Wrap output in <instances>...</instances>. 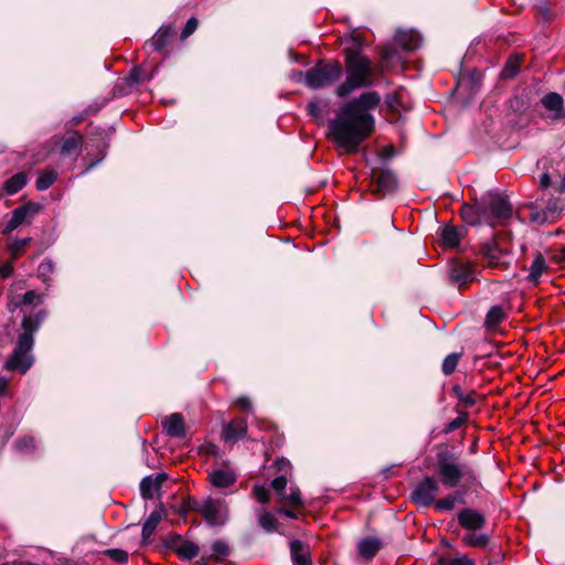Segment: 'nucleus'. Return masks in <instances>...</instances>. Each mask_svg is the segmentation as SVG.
Instances as JSON below:
<instances>
[{
	"label": "nucleus",
	"instance_id": "1",
	"mask_svg": "<svg viewBox=\"0 0 565 565\" xmlns=\"http://www.w3.org/2000/svg\"><path fill=\"white\" fill-rule=\"evenodd\" d=\"M380 103L377 92H365L339 110L329 122V134L338 147L348 153L358 150L374 129V117L369 110L376 108Z\"/></svg>",
	"mask_w": 565,
	"mask_h": 565
},
{
	"label": "nucleus",
	"instance_id": "2",
	"mask_svg": "<svg viewBox=\"0 0 565 565\" xmlns=\"http://www.w3.org/2000/svg\"><path fill=\"white\" fill-rule=\"evenodd\" d=\"M352 41L354 47L344 50L345 79L334 89L339 98H345L359 88L371 87L375 81L372 61L360 52L364 41L359 35L352 36Z\"/></svg>",
	"mask_w": 565,
	"mask_h": 565
},
{
	"label": "nucleus",
	"instance_id": "3",
	"mask_svg": "<svg viewBox=\"0 0 565 565\" xmlns=\"http://www.w3.org/2000/svg\"><path fill=\"white\" fill-rule=\"evenodd\" d=\"M42 317L28 316L22 321L23 332L19 335L18 343L14 348L12 355L6 362L4 367L9 371L18 370L25 373L33 363L31 350L34 344V333L40 327Z\"/></svg>",
	"mask_w": 565,
	"mask_h": 565
},
{
	"label": "nucleus",
	"instance_id": "4",
	"mask_svg": "<svg viewBox=\"0 0 565 565\" xmlns=\"http://www.w3.org/2000/svg\"><path fill=\"white\" fill-rule=\"evenodd\" d=\"M480 218H484L490 225L501 224L512 216V205L508 198L499 193H489L478 205Z\"/></svg>",
	"mask_w": 565,
	"mask_h": 565
},
{
	"label": "nucleus",
	"instance_id": "5",
	"mask_svg": "<svg viewBox=\"0 0 565 565\" xmlns=\"http://www.w3.org/2000/svg\"><path fill=\"white\" fill-rule=\"evenodd\" d=\"M437 473L447 488L458 487L465 476L475 479L473 471L469 467L460 465L454 455L447 452L437 455Z\"/></svg>",
	"mask_w": 565,
	"mask_h": 565
},
{
	"label": "nucleus",
	"instance_id": "6",
	"mask_svg": "<svg viewBox=\"0 0 565 565\" xmlns=\"http://www.w3.org/2000/svg\"><path fill=\"white\" fill-rule=\"evenodd\" d=\"M189 507L199 512L210 525H223L228 518V509L224 499L191 500Z\"/></svg>",
	"mask_w": 565,
	"mask_h": 565
},
{
	"label": "nucleus",
	"instance_id": "7",
	"mask_svg": "<svg viewBox=\"0 0 565 565\" xmlns=\"http://www.w3.org/2000/svg\"><path fill=\"white\" fill-rule=\"evenodd\" d=\"M343 74V67L339 62L318 64L306 72V84L311 88L329 86L337 82Z\"/></svg>",
	"mask_w": 565,
	"mask_h": 565
},
{
	"label": "nucleus",
	"instance_id": "8",
	"mask_svg": "<svg viewBox=\"0 0 565 565\" xmlns=\"http://www.w3.org/2000/svg\"><path fill=\"white\" fill-rule=\"evenodd\" d=\"M439 486L433 477H426L412 492V500L420 507L434 503Z\"/></svg>",
	"mask_w": 565,
	"mask_h": 565
},
{
	"label": "nucleus",
	"instance_id": "9",
	"mask_svg": "<svg viewBox=\"0 0 565 565\" xmlns=\"http://www.w3.org/2000/svg\"><path fill=\"white\" fill-rule=\"evenodd\" d=\"M41 205L39 203L29 202L12 211L11 218L3 228V234H9L24 223H30L31 218L39 213Z\"/></svg>",
	"mask_w": 565,
	"mask_h": 565
},
{
	"label": "nucleus",
	"instance_id": "10",
	"mask_svg": "<svg viewBox=\"0 0 565 565\" xmlns=\"http://www.w3.org/2000/svg\"><path fill=\"white\" fill-rule=\"evenodd\" d=\"M457 519L459 524L468 531H478L484 527L486 516L475 509H462L458 512Z\"/></svg>",
	"mask_w": 565,
	"mask_h": 565
},
{
	"label": "nucleus",
	"instance_id": "11",
	"mask_svg": "<svg viewBox=\"0 0 565 565\" xmlns=\"http://www.w3.org/2000/svg\"><path fill=\"white\" fill-rule=\"evenodd\" d=\"M476 277L473 266L468 263H455L450 268V278L462 287Z\"/></svg>",
	"mask_w": 565,
	"mask_h": 565
},
{
	"label": "nucleus",
	"instance_id": "12",
	"mask_svg": "<svg viewBox=\"0 0 565 565\" xmlns=\"http://www.w3.org/2000/svg\"><path fill=\"white\" fill-rule=\"evenodd\" d=\"M372 179L376 184V191L383 194L391 193L396 188V178L390 170L373 172Z\"/></svg>",
	"mask_w": 565,
	"mask_h": 565
},
{
	"label": "nucleus",
	"instance_id": "13",
	"mask_svg": "<svg viewBox=\"0 0 565 565\" xmlns=\"http://www.w3.org/2000/svg\"><path fill=\"white\" fill-rule=\"evenodd\" d=\"M163 429L170 437L183 438L185 436L184 419L181 414L173 413L163 422Z\"/></svg>",
	"mask_w": 565,
	"mask_h": 565
},
{
	"label": "nucleus",
	"instance_id": "14",
	"mask_svg": "<svg viewBox=\"0 0 565 565\" xmlns=\"http://www.w3.org/2000/svg\"><path fill=\"white\" fill-rule=\"evenodd\" d=\"M166 479L167 476L164 473H159L156 477L149 476L143 478L140 483L142 498L152 499Z\"/></svg>",
	"mask_w": 565,
	"mask_h": 565
},
{
	"label": "nucleus",
	"instance_id": "15",
	"mask_svg": "<svg viewBox=\"0 0 565 565\" xmlns=\"http://www.w3.org/2000/svg\"><path fill=\"white\" fill-rule=\"evenodd\" d=\"M246 430V422L243 419H235L223 427L222 437L225 441H236L245 436Z\"/></svg>",
	"mask_w": 565,
	"mask_h": 565
},
{
	"label": "nucleus",
	"instance_id": "16",
	"mask_svg": "<svg viewBox=\"0 0 565 565\" xmlns=\"http://www.w3.org/2000/svg\"><path fill=\"white\" fill-rule=\"evenodd\" d=\"M542 105L551 111H554V119L565 118V110L563 108L564 99L558 93H548L543 96Z\"/></svg>",
	"mask_w": 565,
	"mask_h": 565
},
{
	"label": "nucleus",
	"instance_id": "17",
	"mask_svg": "<svg viewBox=\"0 0 565 565\" xmlns=\"http://www.w3.org/2000/svg\"><path fill=\"white\" fill-rule=\"evenodd\" d=\"M396 43L407 51L416 50L420 45V35L413 31L399 30L395 34Z\"/></svg>",
	"mask_w": 565,
	"mask_h": 565
},
{
	"label": "nucleus",
	"instance_id": "18",
	"mask_svg": "<svg viewBox=\"0 0 565 565\" xmlns=\"http://www.w3.org/2000/svg\"><path fill=\"white\" fill-rule=\"evenodd\" d=\"M381 547L382 542L374 536L365 537L361 540L358 544V551L360 556L366 559L374 557Z\"/></svg>",
	"mask_w": 565,
	"mask_h": 565
},
{
	"label": "nucleus",
	"instance_id": "19",
	"mask_svg": "<svg viewBox=\"0 0 565 565\" xmlns=\"http://www.w3.org/2000/svg\"><path fill=\"white\" fill-rule=\"evenodd\" d=\"M210 480L216 488H226L236 481V475L230 469H217L210 475Z\"/></svg>",
	"mask_w": 565,
	"mask_h": 565
},
{
	"label": "nucleus",
	"instance_id": "20",
	"mask_svg": "<svg viewBox=\"0 0 565 565\" xmlns=\"http://www.w3.org/2000/svg\"><path fill=\"white\" fill-rule=\"evenodd\" d=\"M166 515L164 509L160 507L159 509L152 511L150 515L147 518L142 525V539L148 540L153 532L156 531L158 524Z\"/></svg>",
	"mask_w": 565,
	"mask_h": 565
},
{
	"label": "nucleus",
	"instance_id": "21",
	"mask_svg": "<svg viewBox=\"0 0 565 565\" xmlns=\"http://www.w3.org/2000/svg\"><path fill=\"white\" fill-rule=\"evenodd\" d=\"M462 232L451 225H447L441 231V244L444 247L455 248L459 245Z\"/></svg>",
	"mask_w": 565,
	"mask_h": 565
},
{
	"label": "nucleus",
	"instance_id": "22",
	"mask_svg": "<svg viewBox=\"0 0 565 565\" xmlns=\"http://www.w3.org/2000/svg\"><path fill=\"white\" fill-rule=\"evenodd\" d=\"M26 182L28 177L24 172L15 173L3 183V191L9 195L15 194L26 184Z\"/></svg>",
	"mask_w": 565,
	"mask_h": 565
},
{
	"label": "nucleus",
	"instance_id": "23",
	"mask_svg": "<svg viewBox=\"0 0 565 565\" xmlns=\"http://www.w3.org/2000/svg\"><path fill=\"white\" fill-rule=\"evenodd\" d=\"M546 268L547 266L544 257L541 254H536L533 263L530 266V274L527 279L534 284H537Z\"/></svg>",
	"mask_w": 565,
	"mask_h": 565
},
{
	"label": "nucleus",
	"instance_id": "24",
	"mask_svg": "<svg viewBox=\"0 0 565 565\" xmlns=\"http://www.w3.org/2000/svg\"><path fill=\"white\" fill-rule=\"evenodd\" d=\"M461 541L467 546L483 548L488 545L490 537L484 533H467Z\"/></svg>",
	"mask_w": 565,
	"mask_h": 565
},
{
	"label": "nucleus",
	"instance_id": "25",
	"mask_svg": "<svg viewBox=\"0 0 565 565\" xmlns=\"http://www.w3.org/2000/svg\"><path fill=\"white\" fill-rule=\"evenodd\" d=\"M171 38V31L169 28H161L158 32L152 36L150 45L154 51L163 50Z\"/></svg>",
	"mask_w": 565,
	"mask_h": 565
},
{
	"label": "nucleus",
	"instance_id": "26",
	"mask_svg": "<svg viewBox=\"0 0 565 565\" xmlns=\"http://www.w3.org/2000/svg\"><path fill=\"white\" fill-rule=\"evenodd\" d=\"M83 137L78 132H73L64 139L61 151L63 154L70 156L74 153L82 145Z\"/></svg>",
	"mask_w": 565,
	"mask_h": 565
},
{
	"label": "nucleus",
	"instance_id": "27",
	"mask_svg": "<svg viewBox=\"0 0 565 565\" xmlns=\"http://www.w3.org/2000/svg\"><path fill=\"white\" fill-rule=\"evenodd\" d=\"M258 522L259 525L266 531V532H275L277 530V520L270 512L267 511H260L258 514Z\"/></svg>",
	"mask_w": 565,
	"mask_h": 565
},
{
	"label": "nucleus",
	"instance_id": "28",
	"mask_svg": "<svg viewBox=\"0 0 565 565\" xmlns=\"http://www.w3.org/2000/svg\"><path fill=\"white\" fill-rule=\"evenodd\" d=\"M504 319V312L502 307L493 306L487 313L486 324L489 328L498 326Z\"/></svg>",
	"mask_w": 565,
	"mask_h": 565
},
{
	"label": "nucleus",
	"instance_id": "29",
	"mask_svg": "<svg viewBox=\"0 0 565 565\" xmlns=\"http://www.w3.org/2000/svg\"><path fill=\"white\" fill-rule=\"evenodd\" d=\"M454 392L459 399L460 404L465 408L472 407L477 403L476 394L475 392H463L460 387L456 386L454 388Z\"/></svg>",
	"mask_w": 565,
	"mask_h": 565
},
{
	"label": "nucleus",
	"instance_id": "30",
	"mask_svg": "<svg viewBox=\"0 0 565 565\" xmlns=\"http://www.w3.org/2000/svg\"><path fill=\"white\" fill-rule=\"evenodd\" d=\"M282 501L292 508H299L302 505L301 493L298 488H290L289 493L282 494Z\"/></svg>",
	"mask_w": 565,
	"mask_h": 565
},
{
	"label": "nucleus",
	"instance_id": "31",
	"mask_svg": "<svg viewBox=\"0 0 565 565\" xmlns=\"http://www.w3.org/2000/svg\"><path fill=\"white\" fill-rule=\"evenodd\" d=\"M559 211H561V209L554 204L553 207H550L547 212H543L542 215L540 212L533 213L532 220L540 222V223L554 222V220L558 215Z\"/></svg>",
	"mask_w": 565,
	"mask_h": 565
},
{
	"label": "nucleus",
	"instance_id": "32",
	"mask_svg": "<svg viewBox=\"0 0 565 565\" xmlns=\"http://www.w3.org/2000/svg\"><path fill=\"white\" fill-rule=\"evenodd\" d=\"M458 500V494L451 493L443 499L435 502V509L437 511H451Z\"/></svg>",
	"mask_w": 565,
	"mask_h": 565
},
{
	"label": "nucleus",
	"instance_id": "33",
	"mask_svg": "<svg viewBox=\"0 0 565 565\" xmlns=\"http://www.w3.org/2000/svg\"><path fill=\"white\" fill-rule=\"evenodd\" d=\"M520 63L519 57H510L505 63L503 70L501 71V76L503 78H512L519 72Z\"/></svg>",
	"mask_w": 565,
	"mask_h": 565
},
{
	"label": "nucleus",
	"instance_id": "34",
	"mask_svg": "<svg viewBox=\"0 0 565 565\" xmlns=\"http://www.w3.org/2000/svg\"><path fill=\"white\" fill-rule=\"evenodd\" d=\"M178 554L185 559H192L199 554V547L192 542H184L178 548Z\"/></svg>",
	"mask_w": 565,
	"mask_h": 565
},
{
	"label": "nucleus",
	"instance_id": "35",
	"mask_svg": "<svg viewBox=\"0 0 565 565\" xmlns=\"http://www.w3.org/2000/svg\"><path fill=\"white\" fill-rule=\"evenodd\" d=\"M56 180V173L54 171H46L39 175L36 180V189L44 191L49 189Z\"/></svg>",
	"mask_w": 565,
	"mask_h": 565
},
{
	"label": "nucleus",
	"instance_id": "36",
	"mask_svg": "<svg viewBox=\"0 0 565 565\" xmlns=\"http://www.w3.org/2000/svg\"><path fill=\"white\" fill-rule=\"evenodd\" d=\"M104 555L110 557L117 564H126L128 562V553L120 548L106 550Z\"/></svg>",
	"mask_w": 565,
	"mask_h": 565
},
{
	"label": "nucleus",
	"instance_id": "37",
	"mask_svg": "<svg viewBox=\"0 0 565 565\" xmlns=\"http://www.w3.org/2000/svg\"><path fill=\"white\" fill-rule=\"evenodd\" d=\"M300 547H301L300 542L294 541L291 543V552H292L295 562L298 565H310V561H309L308 556L305 553L298 552V548H300Z\"/></svg>",
	"mask_w": 565,
	"mask_h": 565
},
{
	"label": "nucleus",
	"instance_id": "38",
	"mask_svg": "<svg viewBox=\"0 0 565 565\" xmlns=\"http://www.w3.org/2000/svg\"><path fill=\"white\" fill-rule=\"evenodd\" d=\"M458 360H459V354L451 353V354L447 355L443 362V372L446 375H450L455 371V369L458 364Z\"/></svg>",
	"mask_w": 565,
	"mask_h": 565
},
{
	"label": "nucleus",
	"instance_id": "39",
	"mask_svg": "<svg viewBox=\"0 0 565 565\" xmlns=\"http://www.w3.org/2000/svg\"><path fill=\"white\" fill-rule=\"evenodd\" d=\"M439 565H475V561L468 556L440 558Z\"/></svg>",
	"mask_w": 565,
	"mask_h": 565
},
{
	"label": "nucleus",
	"instance_id": "40",
	"mask_svg": "<svg viewBox=\"0 0 565 565\" xmlns=\"http://www.w3.org/2000/svg\"><path fill=\"white\" fill-rule=\"evenodd\" d=\"M30 241H31V238H29V237L23 238V239L13 241L9 247L13 257H18L23 252V249L25 248V246L29 244Z\"/></svg>",
	"mask_w": 565,
	"mask_h": 565
},
{
	"label": "nucleus",
	"instance_id": "41",
	"mask_svg": "<svg viewBox=\"0 0 565 565\" xmlns=\"http://www.w3.org/2000/svg\"><path fill=\"white\" fill-rule=\"evenodd\" d=\"M253 492L260 503H267L269 501V491L265 486H256Z\"/></svg>",
	"mask_w": 565,
	"mask_h": 565
},
{
	"label": "nucleus",
	"instance_id": "42",
	"mask_svg": "<svg viewBox=\"0 0 565 565\" xmlns=\"http://www.w3.org/2000/svg\"><path fill=\"white\" fill-rule=\"evenodd\" d=\"M41 301V296L33 290L26 291L22 298L23 305H39Z\"/></svg>",
	"mask_w": 565,
	"mask_h": 565
},
{
	"label": "nucleus",
	"instance_id": "43",
	"mask_svg": "<svg viewBox=\"0 0 565 565\" xmlns=\"http://www.w3.org/2000/svg\"><path fill=\"white\" fill-rule=\"evenodd\" d=\"M196 28L198 20L195 18L189 19L181 33L182 39H186L188 36H190L196 30Z\"/></svg>",
	"mask_w": 565,
	"mask_h": 565
},
{
	"label": "nucleus",
	"instance_id": "44",
	"mask_svg": "<svg viewBox=\"0 0 565 565\" xmlns=\"http://www.w3.org/2000/svg\"><path fill=\"white\" fill-rule=\"evenodd\" d=\"M287 486V479L284 476L276 477L271 481V488L275 489L277 492L282 493Z\"/></svg>",
	"mask_w": 565,
	"mask_h": 565
},
{
	"label": "nucleus",
	"instance_id": "45",
	"mask_svg": "<svg viewBox=\"0 0 565 565\" xmlns=\"http://www.w3.org/2000/svg\"><path fill=\"white\" fill-rule=\"evenodd\" d=\"M212 551L220 556H225L228 554V546L226 543L217 541L212 545Z\"/></svg>",
	"mask_w": 565,
	"mask_h": 565
},
{
	"label": "nucleus",
	"instance_id": "46",
	"mask_svg": "<svg viewBox=\"0 0 565 565\" xmlns=\"http://www.w3.org/2000/svg\"><path fill=\"white\" fill-rule=\"evenodd\" d=\"M53 270V264L51 260H44L39 265L38 271L41 276H46L47 274L52 273Z\"/></svg>",
	"mask_w": 565,
	"mask_h": 565
},
{
	"label": "nucleus",
	"instance_id": "47",
	"mask_svg": "<svg viewBox=\"0 0 565 565\" xmlns=\"http://www.w3.org/2000/svg\"><path fill=\"white\" fill-rule=\"evenodd\" d=\"M276 467L278 471L288 472L291 468V465L289 460L280 458L276 461Z\"/></svg>",
	"mask_w": 565,
	"mask_h": 565
},
{
	"label": "nucleus",
	"instance_id": "48",
	"mask_svg": "<svg viewBox=\"0 0 565 565\" xmlns=\"http://www.w3.org/2000/svg\"><path fill=\"white\" fill-rule=\"evenodd\" d=\"M308 111L311 116L318 118L320 116V107L316 102H311L308 104Z\"/></svg>",
	"mask_w": 565,
	"mask_h": 565
},
{
	"label": "nucleus",
	"instance_id": "49",
	"mask_svg": "<svg viewBox=\"0 0 565 565\" xmlns=\"http://www.w3.org/2000/svg\"><path fill=\"white\" fill-rule=\"evenodd\" d=\"M236 404H237L241 408H243V409H245V411H248V409H250V408H252V403H250L249 398H248V397H245V396H243V397H238V398H237V401H236Z\"/></svg>",
	"mask_w": 565,
	"mask_h": 565
},
{
	"label": "nucleus",
	"instance_id": "50",
	"mask_svg": "<svg viewBox=\"0 0 565 565\" xmlns=\"http://www.w3.org/2000/svg\"><path fill=\"white\" fill-rule=\"evenodd\" d=\"M12 271H13V266L10 263H7V264L0 266V275L3 278L9 277L12 274Z\"/></svg>",
	"mask_w": 565,
	"mask_h": 565
},
{
	"label": "nucleus",
	"instance_id": "51",
	"mask_svg": "<svg viewBox=\"0 0 565 565\" xmlns=\"http://www.w3.org/2000/svg\"><path fill=\"white\" fill-rule=\"evenodd\" d=\"M393 55H394V49L393 47L386 46V47L383 49V51H382L383 60L388 61V60L393 58Z\"/></svg>",
	"mask_w": 565,
	"mask_h": 565
},
{
	"label": "nucleus",
	"instance_id": "52",
	"mask_svg": "<svg viewBox=\"0 0 565 565\" xmlns=\"http://www.w3.org/2000/svg\"><path fill=\"white\" fill-rule=\"evenodd\" d=\"M540 183H541V186L542 188H548L550 184H551V179H550V175L547 173H543L541 175V180H540Z\"/></svg>",
	"mask_w": 565,
	"mask_h": 565
},
{
	"label": "nucleus",
	"instance_id": "53",
	"mask_svg": "<svg viewBox=\"0 0 565 565\" xmlns=\"http://www.w3.org/2000/svg\"><path fill=\"white\" fill-rule=\"evenodd\" d=\"M7 387L8 380L0 375V396H2L6 393Z\"/></svg>",
	"mask_w": 565,
	"mask_h": 565
},
{
	"label": "nucleus",
	"instance_id": "54",
	"mask_svg": "<svg viewBox=\"0 0 565 565\" xmlns=\"http://www.w3.org/2000/svg\"><path fill=\"white\" fill-rule=\"evenodd\" d=\"M278 512L281 513V514H285L286 516H288L290 519H297L298 518L297 513L291 511V510L280 509Z\"/></svg>",
	"mask_w": 565,
	"mask_h": 565
},
{
	"label": "nucleus",
	"instance_id": "55",
	"mask_svg": "<svg viewBox=\"0 0 565 565\" xmlns=\"http://www.w3.org/2000/svg\"><path fill=\"white\" fill-rule=\"evenodd\" d=\"M556 263H563L565 262V249L559 250V254H555L553 256Z\"/></svg>",
	"mask_w": 565,
	"mask_h": 565
},
{
	"label": "nucleus",
	"instance_id": "56",
	"mask_svg": "<svg viewBox=\"0 0 565 565\" xmlns=\"http://www.w3.org/2000/svg\"><path fill=\"white\" fill-rule=\"evenodd\" d=\"M33 441H34L33 438L28 437V438L21 439L19 444H20V446H23V447H31V446H33Z\"/></svg>",
	"mask_w": 565,
	"mask_h": 565
},
{
	"label": "nucleus",
	"instance_id": "57",
	"mask_svg": "<svg viewBox=\"0 0 565 565\" xmlns=\"http://www.w3.org/2000/svg\"><path fill=\"white\" fill-rule=\"evenodd\" d=\"M459 426H460V420H459V418H457L450 423L449 428L452 430V429L458 428Z\"/></svg>",
	"mask_w": 565,
	"mask_h": 565
},
{
	"label": "nucleus",
	"instance_id": "58",
	"mask_svg": "<svg viewBox=\"0 0 565 565\" xmlns=\"http://www.w3.org/2000/svg\"><path fill=\"white\" fill-rule=\"evenodd\" d=\"M559 189H561V191H565V177L561 181Z\"/></svg>",
	"mask_w": 565,
	"mask_h": 565
}]
</instances>
